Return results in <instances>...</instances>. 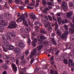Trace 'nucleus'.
<instances>
[{
  "label": "nucleus",
  "instance_id": "5",
  "mask_svg": "<svg viewBox=\"0 0 74 74\" xmlns=\"http://www.w3.org/2000/svg\"><path fill=\"white\" fill-rule=\"evenodd\" d=\"M22 36L23 38H25L26 37H27V36L28 38V43L29 44V45L30 44L31 41H30V39L29 38V36L27 35H26V34H24V35H23Z\"/></svg>",
  "mask_w": 74,
  "mask_h": 74
},
{
  "label": "nucleus",
  "instance_id": "15",
  "mask_svg": "<svg viewBox=\"0 0 74 74\" xmlns=\"http://www.w3.org/2000/svg\"><path fill=\"white\" fill-rule=\"evenodd\" d=\"M61 32H60V31L59 30H58L57 32V34L58 36H60L61 35Z\"/></svg>",
  "mask_w": 74,
  "mask_h": 74
},
{
  "label": "nucleus",
  "instance_id": "20",
  "mask_svg": "<svg viewBox=\"0 0 74 74\" xmlns=\"http://www.w3.org/2000/svg\"><path fill=\"white\" fill-rule=\"evenodd\" d=\"M14 51L15 52H19V51H20V50L19 49L16 48L14 50Z\"/></svg>",
  "mask_w": 74,
  "mask_h": 74
},
{
  "label": "nucleus",
  "instance_id": "61",
  "mask_svg": "<svg viewBox=\"0 0 74 74\" xmlns=\"http://www.w3.org/2000/svg\"><path fill=\"white\" fill-rule=\"evenodd\" d=\"M23 32H24V29H21V32H22V33H23Z\"/></svg>",
  "mask_w": 74,
  "mask_h": 74
},
{
  "label": "nucleus",
  "instance_id": "26",
  "mask_svg": "<svg viewBox=\"0 0 74 74\" xmlns=\"http://www.w3.org/2000/svg\"><path fill=\"white\" fill-rule=\"evenodd\" d=\"M40 38L41 40H44V39H45V37H44V36H40Z\"/></svg>",
  "mask_w": 74,
  "mask_h": 74
},
{
  "label": "nucleus",
  "instance_id": "25",
  "mask_svg": "<svg viewBox=\"0 0 74 74\" xmlns=\"http://www.w3.org/2000/svg\"><path fill=\"white\" fill-rule=\"evenodd\" d=\"M10 50H12L14 48V47L12 45H10Z\"/></svg>",
  "mask_w": 74,
  "mask_h": 74
},
{
  "label": "nucleus",
  "instance_id": "27",
  "mask_svg": "<svg viewBox=\"0 0 74 74\" xmlns=\"http://www.w3.org/2000/svg\"><path fill=\"white\" fill-rule=\"evenodd\" d=\"M48 10H49V9H48V8H46L45 9V10L43 11V12L45 13H47V11Z\"/></svg>",
  "mask_w": 74,
  "mask_h": 74
},
{
  "label": "nucleus",
  "instance_id": "34",
  "mask_svg": "<svg viewBox=\"0 0 74 74\" xmlns=\"http://www.w3.org/2000/svg\"><path fill=\"white\" fill-rule=\"evenodd\" d=\"M34 58H32V59L31 60L30 62L31 64H32V63H33V62H34Z\"/></svg>",
  "mask_w": 74,
  "mask_h": 74
},
{
  "label": "nucleus",
  "instance_id": "50",
  "mask_svg": "<svg viewBox=\"0 0 74 74\" xmlns=\"http://www.w3.org/2000/svg\"><path fill=\"white\" fill-rule=\"evenodd\" d=\"M3 74H7V72L6 71H4L3 72Z\"/></svg>",
  "mask_w": 74,
  "mask_h": 74
},
{
  "label": "nucleus",
  "instance_id": "53",
  "mask_svg": "<svg viewBox=\"0 0 74 74\" xmlns=\"http://www.w3.org/2000/svg\"><path fill=\"white\" fill-rule=\"evenodd\" d=\"M50 30H51V29H52V27H51V26H50V28H49L48 30H49V29Z\"/></svg>",
  "mask_w": 74,
  "mask_h": 74
},
{
  "label": "nucleus",
  "instance_id": "12",
  "mask_svg": "<svg viewBox=\"0 0 74 74\" xmlns=\"http://www.w3.org/2000/svg\"><path fill=\"white\" fill-rule=\"evenodd\" d=\"M30 18L33 19H35L36 18V16H35V15L33 14L31 15V16H30Z\"/></svg>",
  "mask_w": 74,
  "mask_h": 74
},
{
  "label": "nucleus",
  "instance_id": "41",
  "mask_svg": "<svg viewBox=\"0 0 74 74\" xmlns=\"http://www.w3.org/2000/svg\"><path fill=\"white\" fill-rule=\"evenodd\" d=\"M48 17L49 18L50 21H52V18L50 16H48Z\"/></svg>",
  "mask_w": 74,
  "mask_h": 74
},
{
  "label": "nucleus",
  "instance_id": "64",
  "mask_svg": "<svg viewBox=\"0 0 74 74\" xmlns=\"http://www.w3.org/2000/svg\"><path fill=\"white\" fill-rule=\"evenodd\" d=\"M54 64V62H53L51 63V64Z\"/></svg>",
  "mask_w": 74,
  "mask_h": 74
},
{
  "label": "nucleus",
  "instance_id": "19",
  "mask_svg": "<svg viewBox=\"0 0 74 74\" xmlns=\"http://www.w3.org/2000/svg\"><path fill=\"white\" fill-rule=\"evenodd\" d=\"M64 21V20H62V23L63 24H64L65 23H67L68 21L67 20V19H65V22H63Z\"/></svg>",
  "mask_w": 74,
  "mask_h": 74
},
{
  "label": "nucleus",
  "instance_id": "47",
  "mask_svg": "<svg viewBox=\"0 0 74 74\" xmlns=\"http://www.w3.org/2000/svg\"><path fill=\"white\" fill-rule=\"evenodd\" d=\"M38 24V22H35V25H37Z\"/></svg>",
  "mask_w": 74,
  "mask_h": 74
},
{
  "label": "nucleus",
  "instance_id": "11",
  "mask_svg": "<svg viewBox=\"0 0 74 74\" xmlns=\"http://www.w3.org/2000/svg\"><path fill=\"white\" fill-rule=\"evenodd\" d=\"M36 49H33V50L32 51V52H31V55L33 56L35 55L36 53Z\"/></svg>",
  "mask_w": 74,
  "mask_h": 74
},
{
  "label": "nucleus",
  "instance_id": "9",
  "mask_svg": "<svg viewBox=\"0 0 74 74\" xmlns=\"http://www.w3.org/2000/svg\"><path fill=\"white\" fill-rule=\"evenodd\" d=\"M72 14H73V12H68L66 14V16L68 18H70V17L71 16Z\"/></svg>",
  "mask_w": 74,
  "mask_h": 74
},
{
  "label": "nucleus",
  "instance_id": "33",
  "mask_svg": "<svg viewBox=\"0 0 74 74\" xmlns=\"http://www.w3.org/2000/svg\"><path fill=\"white\" fill-rule=\"evenodd\" d=\"M19 8L21 10H24L23 6H20L19 7Z\"/></svg>",
  "mask_w": 74,
  "mask_h": 74
},
{
  "label": "nucleus",
  "instance_id": "22",
  "mask_svg": "<svg viewBox=\"0 0 74 74\" xmlns=\"http://www.w3.org/2000/svg\"><path fill=\"white\" fill-rule=\"evenodd\" d=\"M2 67L4 68L5 69H7V65L5 64L2 65Z\"/></svg>",
  "mask_w": 74,
  "mask_h": 74
},
{
  "label": "nucleus",
  "instance_id": "63",
  "mask_svg": "<svg viewBox=\"0 0 74 74\" xmlns=\"http://www.w3.org/2000/svg\"><path fill=\"white\" fill-rule=\"evenodd\" d=\"M3 62V61L0 59V62L2 63Z\"/></svg>",
  "mask_w": 74,
  "mask_h": 74
},
{
  "label": "nucleus",
  "instance_id": "49",
  "mask_svg": "<svg viewBox=\"0 0 74 74\" xmlns=\"http://www.w3.org/2000/svg\"><path fill=\"white\" fill-rule=\"evenodd\" d=\"M45 18H46V21H48V18H47V16H45Z\"/></svg>",
  "mask_w": 74,
  "mask_h": 74
},
{
  "label": "nucleus",
  "instance_id": "35",
  "mask_svg": "<svg viewBox=\"0 0 74 74\" xmlns=\"http://www.w3.org/2000/svg\"><path fill=\"white\" fill-rule=\"evenodd\" d=\"M64 27L66 30H67V29H68V27L67 25H64Z\"/></svg>",
  "mask_w": 74,
  "mask_h": 74
},
{
  "label": "nucleus",
  "instance_id": "3",
  "mask_svg": "<svg viewBox=\"0 0 74 74\" xmlns=\"http://www.w3.org/2000/svg\"><path fill=\"white\" fill-rule=\"evenodd\" d=\"M68 34L69 32L67 31H66L64 34H62L61 37L62 38H66V35H67Z\"/></svg>",
  "mask_w": 74,
  "mask_h": 74
},
{
  "label": "nucleus",
  "instance_id": "23",
  "mask_svg": "<svg viewBox=\"0 0 74 74\" xmlns=\"http://www.w3.org/2000/svg\"><path fill=\"white\" fill-rule=\"evenodd\" d=\"M29 29H28V28H26L25 29V32L26 33H29Z\"/></svg>",
  "mask_w": 74,
  "mask_h": 74
},
{
  "label": "nucleus",
  "instance_id": "62",
  "mask_svg": "<svg viewBox=\"0 0 74 74\" xmlns=\"http://www.w3.org/2000/svg\"><path fill=\"white\" fill-rule=\"evenodd\" d=\"M59 3H60L61 1L60 0H57Z\"/></svg>",
  "mask_w": 74,
  "mask_h": 74
},
{
  "label": "nucleus",
  "instance_id": "36",
  "mask_svg": "<svg viewBox=\"0 0 74 74\" xmlns=\"http://www.w3.org/2000/svg\"><path fill=\"white\" fill-rule=\"evenodd\" d=\"M50 73L51 74H54V71L53 70H51V71Z\"/></svg>",
  "mask_w": 74,
  "mask_h": 74
},
{
  "label": "nucleus",
  "instance_id": "51",
  "mask_svg": "<svg viewBox=\"0 0 74 74\" xmlns=\"http://www.w3.org/2000/svg\"><path fill=\"white\" fill-rule=\"evenodd\" d=\"M38 28H39V27H35V29L36 30H37V29H38Z\"/></svg>",
  "mask_w": 74,
  "mask_h": 74
},
{
  "label": "nucleus",
  "instance_id": "28",
  "mask_svg": "<svg viewBox=\"0 0 74 74\" xmlns=\"http://www.w3.org/2000/svg\"><path fill=\"white\" fill-rule=\"evenodd\" d=\"M11 60L13 62H14L15 61V59L14 58V57H12L11 58Z\"/></svg>",
  "mask_w": 74,
  "mask_h": 74
},
{
  "label": "nucleus",
  "instance_id": "48",
  "mask_svg": "<svg viewBox=\"0 0 74 74\" xmlns=\"http://www.w3.org/2000/svg\"><path fill=\"white\" fill-rule=\"evenodd\" d=\"M59 52V51L58 50L56 53V55H58Z\"/></svg>",
  "mask_w": 74,
  "mask_h": 74
},
{
  "label": "nucleus",
  "instance_id": "14",
  "mask_svg": "<svg viewBox=\"0 0 74 74\" xmlns=\"http://www.w3.org/2000/svg\"><path fill=\"white\" fill-rule=\"evenodd\" d=\"M42 45H41L39 46H38L37 47V49H38V51H40V50H41V49H42Z\"/></svg>",
  "mask_w": 74,
  "mask_h": 74
},
{
  "label": "nucleus",
  "instance_id": "24",
  "mask_svg": "<svg viewBox=\"0 0 74 74\" xmlns=\"http://www.w3.org/2000/svg\"><path fill=\"white\" fill-rule=\"evenodd\" d=\"M52 40L53 41V44H54V45H56V42H55V40H54V38H52Z\"/></svg>",
  "mask_w": 74,
  "mask_h": 74
},
{
  "label": "nucleus",
  "instance_id": "6",
  "mask_svg": "<svg viewBox=\"0 0 74 74\" xmlns=\"http://www.w3.org/2000/svg\"><path fill=\"white\" fill-rule=\"evenodd\" d=\"M62 7V8H67V4L65 3V1H63Z\"/></svg>",
  "mask_w": 74,
  "mask_h": 74
},
{
  "label": "nucleus",
  "instance_id": "59",
  "mask_svg": "<svg viewBox=\"0 0 74 74\" xmlns=\"http://www.w3.org/2000/svg\"><path fill=\"white\" fill-rule=\"evenodd\" d=\"M23 58H24V56L21 57V59H23Z\"/></svg>",
  "mask_w": 74,
  "mask_h": 74
},
{
  "label": "nucleus",
  "instance_id": "13",
  "mask_svg": "<svg viewBox=\"0 0 74 74\" xmlns=\"http://www.w3.org/2000/svg\"><path fill=\"white\" fill-rule=\"evenodd\" d=\"M58 22L59 24H60L61 23V21H62V18L60 17L57 18Z\"/></svg>",
  "mask_w": 74,
  "mask_h": 74
},
{
  "label": "nucleus",
  "instance_id": "46",
  "mask_svg": "<svg viewBox=\"0 0 74 74\" xmlns=\"http://www.w3.org/2000/svg\"><path fill=\"white\" fill-rule=\"evenodd\" d=\"M53 60V56H52L51 58H50V60Z\"/></svg>",
  "mask_w": 74,
  "mask_h": 74
},
{
  "label": "nucleus",
  "instance_id": "30",
  "mask_svg": "<svg viewBox=\"0 0 74 74\" xmlns=\"http://www.w3.org/2000/svg\"><path fill=\"white\" fill-rule=\"evenodd\" d=\"M64 62L65 64H68L67 60L64 59Z\"/></svg>",
  "mask_w": 74,
  "mask_h": 74
},
{
  "label": "nucleus",
  "instance_id": "40",
  "mask_svg": "<svg viewBox=\"0 0 74 74\" xmlns=\"http://www.w3.org/2000/svg\"><path fill=\"white\" fill-rule=\"evenodd\" d=\"M25 4H28L29 3V0H25Z\"/></svg>",
  "mask_w": 74,
  "mask_h": 74
},
{
  "label": "nucleus",
  "instance_id": "58",
  "mask_svg": "<svg viewBox=\"0 0 74 74\" xmlns=\"http://www.w3.org/2000/svg\"><path fill=\"white\" fill-rule=\"evenodd\" d=\"M50 14H51V15H52V16H53V15L54 14L53 13H50Z\"/></svg>",
  "mask_w": 74,
  "mask_h": 74
},
{
  "label": "nucleus",
  "instance_id": "31",
  "mask_svg": "<svg viewBox=\"0 0 74 74\" xmlns=\"http://www.w3.org/2000/svg\"><path fill=\"white\" fill-rule=\"evenodd\" d=\"M39 1H40V0H36V6H37V5H38V3H39Z\"/></svg>",
  "mask_w": 74,
  "mask_h": 74
},
{
  "label": "nucleus",
  "instance_id": "29",
  "mask_svg": "<svg viewBox=\"0 0 74 74\" xmlns=\"http://www.w3.org/2000/svg\"><path fill=\"white\" fill-rule=\"evenodd\" d=\"M6 49H9V50H10V49H10V45H7L6 46Z\"/></svg>",
  "mask_w": 74,
  "mask_h": 74
},
{
  "label": "nucleus",
  "instance_id": "54",
  "mask_svg": "<svg viewBox=\"0 0 74 74\" xmlns=\"http://www.w3.org/2000/svg\"><path fill=\"white\" fill-rule=\"evenodd\" d=\"M25 53L26 55H28V51L25 52Z\"/></svg>",
  "mask_w": 74,
  "mask_h": 74
},
{
  "label": "nucleus",
  "instance_id": "8",
  "mask_svg": "<svg viewBox=\"0 0 74 74\" xmlns=\"http://www.w3.org/2000/svg\"><path fill=\"white\" fill-rule=\"evenodd\" d=\"M36 42H37V39L35 38L34 40L33 41H32V44L33 47H36Z\"/></svg>",
  "mask_w": 74,
  "mask_h": 74
},
{
  "label": "nucleus",
  "instance_id": "42",
  "mask_svg": "<svg viewBox=\"0 0 74 74\" xmlns=\"http://www.w3.org/2000/svg\"><path fill=\"white\" fill-rule=\"evenodd\" d=\"M28 22L29 23V25H30V26H33V24L32 23H30V21H28Z\"/></svg>",
  "mask_w": 74,
  "mask_h": 74
},
{
  "label": "nucleus",
  "instance_id": "7",
  "mask_svg": "<svg viewBox=\"0 0 74 74\" xmlns=\"http://www.w3.org/2000/svg\"><path fill=\"white\" fill-rule=\"evenodd\" d=\"M12 66L13 70L15 71V72L16 73V71L17 70V68L16 66V65L14 63L12 64Z\"/></svg>",
  "mask_w": 74,
  "mask_h": 74
},
{
  "label": "nucleus",
  "instance_id": "43",
  "mask_svg": "<svg viewBox=\"0 0 74 74\" xmlns=\"http://www.w3.org/2000/svg\"><path fill=\"white\" fill-rule=\"evenodd\" d=\"M47 4L48 5H52V3H51L50 2H48L47 3Z\"/></svg>",
  "mask_w": 74,
  "mask_h": 74
},
{
  "label": "nucleus",
  "instance_id": "56",
  "mask_svg": "<svg viewBox=\"0 0 74 74\" xmlns=\"http://www.w3.org/2000/svg\"><path fill=\"white\" fill-rule=\"evenodd\" d=\"M8 62H9L7 60V61H6V62L7 63V64H9V63H8Z\"/></svg>",
  "mask_w": 74,
  "mask_h": 74
},
{
  "label": "nucleus",
  "instance_id": "32",
  "mask_svg": "<svg viewBox=\"0 0 74 74\" xmlns=\"http://www.w3.org/2000/svg\"><path fill=\"white\" fill-rule=\"evenodd\" d=\"M56 24V27H55V29L56 30L58 28V24H57V23L56 22L55 23Z\"/></svg>",
  "mask_w": 74,
  "mask_h": 74
},
{
  "label": "nucleus",
  "instance_id": "52",
  "mask_svg": "<svg viewBox=\"0 0 74 74\" xmlns=\"http://www.w3.org/2000/svg\"><path fill=\"white\" fill-rule=\"evenodd\" d=\"M53 19H54V21H56V18H55V17L53 16Z\"/></svg>",
  "mask_w": 74,
  "mask_h": 74
},
{
  "label": "nucleus",
  "instance_id": "37",
  "mask_svg": "<svg viewBox=\"0 0 74 74\" xmlns=\"http://www.w3.org/2000/svg\"><path fill=\"white\" fill-rule=\"evenodd\" d=\"M27 7L28 9H30L31 10H32V9H33V8L29 7V6H27Z\"/></svg>",
  "mask_w": 74,
  "mask_h": 74
},
{
  "label": "nucleus",
  "instance_id": "1",
  "mask_svg": "<svg viewBox=\"0 0 74 74\" xmlns=\"http://www.w3.org/2000/svg\"><path fill=\"white\" fill-rule=\"evenodd\" d=\"M27 14H25L24 15H22L20 18L16 20V22H18L19 20L21 22V20H22L23 21V24L24 25H25L26 26H28V25L27 24L26 21H25V19L27 18Z\"/></svg>",
  "mask_w": 74,
  "mask_h": 74
},
{
  "label": "nucleus",
  "instance_id": "2",
  "mask_svg": "<svg viewBox=\"0 0 74 74\" xmlns=\"http://www.w3.org/2000/svg\"><path fill=\"white\" fill-rule=\"evenodd\" d=\"M0 24L2 26H0V30H3L4 29V27L3 25H7V24L5 23V21L4 20H2L0 21Z\"/></svg>",
  "mask_w": 74,
  "mask_h": 74
},
{
  "label": "nucleus",
  "instance_id": "16",
  "mask_svg": "<svg viewBox=\"0 0 74 74\" xmlns=\"http://www.w3.org/2000/svg\"><path fill=\"white\" fill-rule=\"evenodd\" d=\"M32 1L33 3H30L29 4V5H30V6H34V5L35 1L33 0H32Z\"/></svg>",
  "mask_w": 74,
  "mask_h": 74
},
{
  "label": "nucleus",
  "instance_id": "17",
  "mask_svg": "<svg viewBox=\"0 0 74 74\" xmlns=\"http://www.w3.org/2000/svg\"><path fill=\"white\" fill-rule=\"evenodd\" d=\"M69 32L70 33H73L74 32V30L71 28H70L69 29Z\"/></svg>",
  "mask_w": 74,
  "mask_h": 74
},
{
  "label": "nucleus",
  "instance_id": "60",
  "mask_svg": "<svg viewBox=\"0 0 74 74\" xmlns=\"http://www.w3.org/2000/svg\"><path fill=\"white\" fill-rule=\"evenodd\" d=\"M2 39L3 40H5V38L4 37H2Z\"/></svg>",
  "mask_w": 74,
  "mask_h": 74
},
{
  "label": "nucleus",
  "instance_id": "21",
  "mask_svg": "<svg viewBox=\"0 0 74 74\" xmlns=\"http://www.w3.org/2000/svg\"><path fill=\"white\" fill-rule=\"evenodd\" d=\"M40 33H43L44 34H46V32H45L44 29H41Z\"/></svg>",
  "mask_w": 74,
  "mask_h": 74
},
{
  "label": "nucleus",
  "instance_id": "57",
  "mask_svg": "<svg viewBox=\"0 0 74 74\" xmlns=\"http://www.w3.org/2000/svg\"><path fill=\"white\" fill-rule=\"evenodd\" d=\"M5 5L6 7H7V2L5 3Z\"/></svg>",
  "mask_w": 74,
  "mask_h": 74
},
{
  "label": "nucleus",
  "instance_id": "44",
  "mask_svg": "<svg viewBox=\"0 0 74 74\" xmlns=\"http://www.w3.org/2000/svg\"><path fill=\"white\" fill-rule=\"evenodd\" d=\"M69 6L70 7H73V4L71 3H69Z\"/></svg>",
  "mask_w": 74,
  "mask_h": 74
},
{
  "label": "nucleus",
  "instance_id": "39",
  "mask_svg": "<svg viewBox=\"0 0 74 74\" xmlns=\"http://www.w3.org/2000/svg\"><path fill=\"white\" fill-rule=\"evenodd\" d=\"M10 37L9 36H7V40H10Z\"/></svg>",
  "mask_w": 74,
  "mask_h": 74
},
{
  "label": "nucleus",
  "instance_id": "45",
  "mask_svg": "<svg viewBox=\"0 0 74 74\" xmlns=\"http://www.w3.org/2000/svg\"><path fill=\"white\" fill-rule=\"evenodd\" d=\"M57 15L58 16H60V13H58L57 14Z\"/></svg>",
  "mask_w": 74,
  "mask_h": 74
},
{
  "label": "nucleus",
  "instance_id": "18",
  "mask_svg": "<svg viewBox=\"0 0 74 74\" xmlns=\"http://www.w3.org/2000/svg\"><path fill=\"white\" fill-rule=\"evenodd\" d=\"M42 3L43 5L45 6L47 4V2H46V1H45L44 0H42Z\"/></svg>",
  "mask_w": 74,
  "mask_h": 74
},
{
  "label": "nucleus",
  "instance_id": "38",
  "mask_svg": "<svg viewBox=\"0 0 74 74\" xmlns=\"http://www.w3.org/2000/svg\"><path fill=\"white\" fill-rule=\"evenodd\" d=\"M18 63H19V60H16V63L17 65V66H18V65H19Z\"/></svg>",
  "mask_w": 74,
  "mask_h": 74
},
{
  "label": "nucleus",
  "instance_id": "4",
  "mask_svg": "<svg viewBox=\"0 0 74 74\" xmlns=\"http://www.w3.org/2000/svg\"><path fill=\"white\" fill-rule=\"evenodd\" d=\"M17 26L16 24V23L14 22V23L13 24H11L10 25H9V26L8 27V28H9L10 29H11V28H15Z\"/></svg>",
  "mask_w": 74,
  "mask_h": 74
},
{
  "label": "nucleus",
  "instance_id": "55",
  "mask_svg": "<svg viewBox=\"0 0 74 74\" xmlns=\"http://www.w3.org/2000/svg\"><path fill=\"white\" fill-rule=\"evenodd\" d=\"M20 15H21V14H20V13H18V16H20Z\"/></svg>",
  "mask_w": 74,
  "mask_h": 74
},
{
  "label": "nucleus",
  "instance_id": "10",
  "mask_svg": "<svg viewBox=\"0 0 74 74\" xmlns=\"http://www.w3.org/2000/svg\"><path fill=\"white\" fill-rule=\"evenodd\" d=\"M15 2L16 4H19V3H21V5H23V4H24V3L22 2H21V0H15Z\"/></svg>",
  "mask_w": 74,
  "mask_h": 74
}]
</instances>
